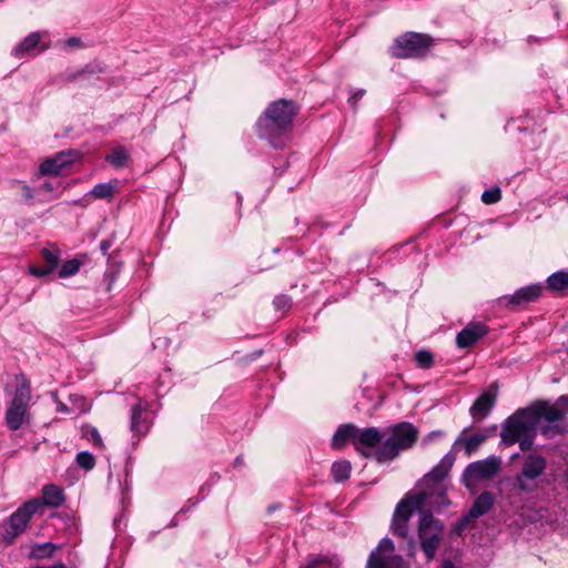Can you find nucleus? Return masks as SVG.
<instances>
[{"label": "nucleus", "instance_id": "obj_44", "mask_svg": "<svg viewBox=\"0 0 568 568\" xmlns=\"http://www.w3.org/2000/svg\"><path fill=\"white\" fill-rule=\"evenodd\" d=\"M110 247H111V243L109 241H102L100 243V250L102 251L103 254H106Z\"/></svg>", "mask_w": 568, "mask_h": 568}, {"label": "nucleus", "instance_id": "obj_34", "mask_svg": "<svg viewBox=\"0 0 568 568\" xmlns=\"http://www.w3.org/2000/svg\"><path fill=\"white\" fill-rule=\"evenodd\" d=\"M501 199V191L498 186L486 190L481 194V201L485 204H495Z\"/></svg>", "mask_w": 568, "mask_h": 568}, {"label": "nucleus", "instance_id": "obj_40", "mask_svg": "<svg viewBox=\"0 0 568 568\" xmlns=\"http://www.w3.org/2000/svg\"><path fill=\"white\" fill-rule=\"evenodd\" d=\"M40 190L45 193H52L55 190V187H54L53 183L45 181L41 184Z\"/></svg>", "mask_w": 568, "mask_h": 568}, {"label": "nucleus", "instance_id": "obj_45", "mask_svg": "<svg viewBox=\"0 0 568 568\" xmlns=\"http://www.w3.org/2000/svg\"><path fill=\"white\" fill-rule=\"evenodd\" d=\"M555 433V428L552 427H544L541 428V434H544L547 437H551Z\"/></svg>", "mask_w": 568, "mask_h": 568}, {"label": "nucleus", "instance_id": "obj_24", "mask_svg": "<svg viewBox=\"0 0 568 568\" xmlns=\"http://www.w3.org/2000/svg\"><path fill=\"white\" fill-rule=\"evenodd\" d=\"M548 287L552 291L560 292L568 288V272L558 271L547 278Z\"/></svg>", "mask_w": 568, "mask_h": 568}, {"label": "nucleus", "instance_id": "obj_20", "mask_svg": "<svg viewBox=\"0 0 568 568\" xmlns=\"http://www.w3.org/2000/svg\"><path fill=\"white\" fill-rule=\"evenodd\" d=\"M487 438L488 435L484 432L467 435V429L465 428L456 438L454 448L456 449L459 445H463L465 454L469 457L479 448L483 443H485Z\"/></svg>", "mask_w": 568, "mask_h": 568}, {"label": "nucleus", "instance_id": "obj_49", "mask_svg": "<svg viewBox=\"0 0 568 568\" xmlns=\"http://www.w3.org/2000/svg\"><path fill=\"white\" fill-rule=\"evenodd\" d=\"M58 410L61 413H68L69 408L64 404H60Z\"/></svg>", "mask_w": 568, "mask_h": 568}, {"label": "nucleus", "instance_id": "obj_46", "mask_svg": "<svg viewBox=\"0 0 568 568\" xmlns=\"http://www.w3.org/2000/svg\"><path fill=\"white\" fill-rule=\"evenodd\" d=\"M444 433L442 430H434L432 433H429V435L427 436L429 439L434 438V437H439V436H443Z\"/></svg>", "mask_w": 568, "mask_h": 568}, {"label": "nucleus", "instance_id": "obj_33", "mask_svg": "<svg viewBox=\"0 0 568 568\" xmlns=\"http://www.w3.org/2000/svg\"><path fill=\"white\" fill-rule=\"evenodd\" d=\"M83 436L91 442L95 448H103V440L95 427L88 426L83 428Z\"/></svg>", "mask_w": 568, "mask_h": 568}, {"label": "nucleus", "instance_id": "obj_41", "mask_svg": "<svg viewBox=\"0 0 568 568\" xmlns=\"http://www.w3.org/2000/svg\"><path fill=\"white\" fill-rule=\"evenodd\" d=\"M67 44L72 48L80 47L81 40L79 38L71 37L67 40Z\"/></svg>", "mask_w": 568, "mask_h": 568}, {"label": "nucleus", "instance_id": "obj_2", "mask_svg": "<svg viewBox=\"0 0 568 568\" xmlns=\"http://www.w3.org/2000/svg\"><path fill=\"white\" fill-rule=\"evenodd\" d=\"M296 112L297 108L291 100L281 99L271 103L256 122L258 135L268 140L274 148H280L281 138L291 129Z\"/></svg>", "mask_w": 568, "mask_h": 568}, {"label": "nucleus", "instance_id": "obj_39", "mask_svg": "<svg viewBox=\"0 0 568 568\" xmlns=\"http://www.w3.org/2000/svg\"><path fill=\"white\" fill-rule=\"evenodd\" d=\"M364 93L365 91L362 89L353 92V94L349 97V103L355 104L359 99L363 98Z\"/></svg>", "mask_w": 568, "mask_h": 568}, {"label": "nucleus", "instance_id": "obj_47", "mask_svg": "<svg viewBox=\"0 0 568 568\" xmlns=\"http://www.w3.org/2000/svg\"><path fill=\"white\" fill-rule=\"evenodd\" d=\"M442 568H456V567L450 560H444L442 564Z\"/></svg>", "mask_w": 568, "mask_h": 568}, {"label": "nucleus", "instance_id": "obj_36", "mask_svg": "<svg viewBox=\"0 0 568 568\" xmlns=\"http://www.w3.org/2000/svg\"><path fill=\"white\" fill-rule=\"evenodd\" d=\"M52 272L53 271H51L47 265L43 267L30 265V267H29V273L36 277H43V276L51 274Z\"/></svg>", "mask_w": 568, "mask_h": 568}, {"label": "nucleus", "instance_id": "obj_23", "mask_svg": "<svg viewBox=\"0 0 568 568\" xmlns=\"http://www.w3.org/2000/svg\"><path fill=\"white\" fill-rule=\"evenodd\" d=\"M43 506L59 507L64 501L63 490L57 485L50 484L42 488V498L40 499Z\"/></svg>", "mask_w": 568, "mask_h": 568}, {"label": "nucleus", "instance_id": "obj_26", "mask_svg": "<svg viewBox=\"0 0 568 568\" xmlns=\"http://www.w3.org/2000/svg\"><path fill=\"white\" fill-rule=\"evenodd\" d=\"M115 193V185L111 182L109 183H100L94 185V187L90 191V194L94 199H105L111 200Z\"/></svg>", "mask_w": 568, "mask_h": 568}, {"label": "nucleus", "instance_id": "obj_43", "mask_svg": "<svg viewBox=\"0 0 568 568\" xmlns=\"http://www.w3.org/2000/svg\"><path fill=\"white\" fill-rule=\"evenodd\" d=\"M33 568H68L62 561H58L52 566H36Z\"/></svg>", "mask_w": 568, "mask_h": 568}, {"label": "nucleus", "instance_id": "obj_14", "mask_svg": "<svg viewBox=\"0 0 568 568\" xmlns=\"http://www.w3.org/2000/svg\"><path fill=\"white\" fill-rule=\"evenodd\" d=\"M79 158V153L72 150L61 151L53 158L44 160L40 168L41 175H59L62 170L74 163Z\"/></svg>", "mask_w": 568, "mask_h": 568}, {"label": "nucleus", "instance_id": "obj_4", "mask_svg": "<svg viewBox=\"0 0 568 568\" xmlns=\"http://www.w3.org/2000/svg\"><path fill=\"white\" fill-rule=\"evenodd\" d=\"M41 510L42 503L40 498L23 503L4 523L3 540L7 544H12L18 536L26 531L31 518Z\"/></svg>", "mask_w": 568, "mask_h": 568}, {"label": "nucleus", "instance_id": "obj_32", "mask_svg": "<svg viewBox=\"0 0 568 568\" xmlns=\"http://www.w3.org/2000/svg\"><path fill=\"white\" fill-rule=\"evenodd\" d=\"M77 464L79 467L83 468L84 470H91L95 466V458L94 456L89 452H80L77 455Z\"/></svg>", "mask_w": 568, "mask_h": 568}, {"label": "nucleus", "instance_id": "obj_9", "mask_svg": "<svg viewBox=\"0 0 568 568\" xmlns=\"http://www.w3.org/2000/svg\"><path fill=\"white\" fill-rule=\"evenodd\" d=\"M443 524L435 519L430 513H423L419 519L418 535L420 546L427 560L435 557L436 550L442 541Z\"/></svg>", "mask_w": 568, "mask_h": 568}, {"label": "nucleus", "instance_id": "obj_18", "mask_svg": "<svg viewBox=\"0 0 568 568\" xmlns=\"http://www.w3.org/2000/svg\"><path fill=\"white\" fill-rule=\"evenodd\" d=\"M40 41V32H31L12 49L11 54L17 59L37 55L45 49L44 47H39Z\"/></svg>", "mask_w": 568, "mask_h": 568}, {"label": "nucleus", "instance_id": "obj_21", "mask_svg": "<svg viewBox=\"0 0 568 568\" xmlns=\"http://www.w3.org/2000/svg\"><path fill=\"white\" fill-rule=\"evenodd\" d=\"M356 432L357 427L354 424L341 425L332 438V447L334 449H341L347 442H352L354 445V437H356Z\"/></svg>", "mask_w": 568, "mask_h": 568}, {"label": "nucleus", "instance_id": "obj_8", "mask_svg": "<svg viewBox=\"0 0 568 568\" xmlns=\"http://www.w3.org/2000/svg\"><path fill=\"white\" fill-rule=\"evenodd\" d=\"M454 460L455 458L452 454H446L440 459V462L429 473H427L424 476L422 485L425 488H423L417 495H422L427 491L429 494L427 497V503H432L430 498L434 494H436L438 503L445 504L446 495L443 486V480L448 475L454 464Z\"/></svg>", "mask_w": 568, "mask_h": 568}, {"label": "nucleus", "instance_id": "obj_31", "mask_svg": "<svg viewBox=\"0 0 568 568\" xmlns=\"http://www.w3.org/2000/svg\"><path fill=\"white\" fill-rule=\"evenodd\" d=\"M42 257L44 260L45 265L51 271H54L57 268V266L59 265L60 253L57 250L43 248L42 250Z\"/></svg>", "mask_w": 568, "mask_h": 568}, {"label": "nucleus", "instance_id": "obj_12", "mask_svg": "<svg viewBox=\"0 0 568 568\" xmlns=\"http://www.w3.org/2000/svg\"><path fill=\"white\" fill-rule=\"evenodd\" d=\"M395 549L393 540L383 538L376 550H373L367 560V568H403L400 556L393 555Z\"/></svg>", "mask_w": 568, "mask_h": 568}, {"label": "nucleus", "instance_id": "obj_30", "mask_svg": "<svg viewBox=\"0 0 568 568\" xmlns=\"http://www.w3.org/2000/svg\"><path fill=\"white\" fill-rule=\"evenodd\" d=\"M81 263L78 260H70L62 264L59 276L62 278L70 277L77 274L80 270Z\"/></svg>", "mask_w": 568, "mask_h": 568}, {"label": "nucleus", "instance_id": "obj_6", "mask_svg": "<svg viewBox=\"0 0 568 568\" xmlns=\"http://www.w3.org/2000/svg\"><path fill=\"white\" fill-rule=\"evenodd\" d=\"M17 379L18 385L6 413V423L11 430L22 426L31 400V387L27 378L21 375Z\"/></svg>", "mask_w": 568, "mask_h": 568}, {"label": "nucleus", "instance_id": "obj_42", "mask_svg": "<svg viewBox=\"0 0 568 568\" xmlns=\"http://www.w3.org/2000/svg\"><path fill=\"white\" fill-rule=\"evenodd\" d=\"M22 190H23V196L26 200L33 199V191L30 186L24 185Z\"/></svg>", "mask_w": 568, "mask_h": 568}, {"label": "nucleus", "instance_id": "obj_27", "mask_svg": "<svg viewBox=\"0 0 568 568\" xmlns=\"http://www.w3.org/2000/svg\"><path fill=\"white\" fill-rule=\"evenodd\" d=\"M58 549L57 545L52 542L38 544L31 549V557L36 559H44L53 556Z\"/></svg>", "mask_w": 568, "mask_h": 568}, {"label": "nucleus", "instance_id": "obj_3", "mask_svg": "<svg viewBox=\"0 0 568 568\" xmlns=\"http://www.w3.org/2000/svg\"><path fill=\"white\" fill-rule=\"evenodd\" d=\"M418 429L408 422H402L389 429V436L374 454L378 463L395 459L400 452L409 449L418 438Z\"/></svg>", "mask_w": 568, "mask_h": 568}, {"label": "nucleus", "instance_id": "obj_1", "mask_svg": "<svg viewBox=\"0 0 568 568\" xmlns=\"http://www.w3.org/2000/svg\"><path fill=\"white\" fill-rule=\"evenodd\" d=\"M541 419L557 422L562 419V412L555 404L538 402L530 407L519 408L503 424L501 443L513 446L516 443L523 452L529 450L537 435V426Z\"/></svg>", "mask_w": 568, "mask_h": 568}, {"label": "nucleus", "instance_id": "obj_17", "mask_svg": "<svg viewBox=\"0 0 568 568\" xmlns=\"http://www.w3.org/2000/svg\"><path fill=\"white\" fill-rule=\"evenodd\" d=\"M487 333L488 328L483 323H470L457 334L456 344L459 348L470 347Z\"/></svg>", "mask_w": 568, "mask_h": 568}, {"label": "nucleus", "instance_id": "obj_10", "mask_svg": "<svg viewBox=\"0 0 568 568\" xmlns=\"http://www.w3.org/2000/svg\"><path fill=\"white\" fill-rule=\"evenodd\" d=\"M428 495L427 491L422 495H407L398 503L392 520V531L394 535L402 538L407 536L409 518L415 509L427 503Z\"/></svg>", "mask_w": 568, "mask_h": 568}, {"label": "nucleus", "instance_id": "obj_5", "mask_svg": "<svg viewBox=\"0 0 568 568\" xmlns=\"http://www.w3.org/2000/svg\"><path fill=\"white\" fill-rule=\"evenodd\" d=\"M547 469V460L544 456L529 453L524 457L520 471L517 474L516 487L523 493H534L538 488L539 479Z\"/></svg>", "mask_w": 568, "mask_h": 568}, {"label": "nucleus", "instance_id": "obj_11", "mask_svg": "<svg viewBox=\"0 0 568 568\" xmlns=\"http://www.w3.org/2000/svg\"><path fill=\"white\" fill-rule=\"evenodd\" d=\"M500 465V458L495 455L473 462L465 468L462 480L470 489L477 483L493 478L499 471Z\"/></svg>", "mask_w": 568, "mask_h": 568}, {"label": "nucleus", "instance_id": "obj_48", "mask_svg": "<svg viewBox=\"0 0 568 568\" xmlns=\"http://www.w3.org/2000/svg\"><path fill=\"white\" fill-rule=\"evenodd\" d=\"M317 565H318V561L313 560V561L308 562L304 568H316Z\"/></svg>", "mask_w": 568, "mask_h": 568}, {"label": "nucleus", "instance_id": "obj_28", "mask_svg": "<svg viewBox=\"0 0 568 568\" xmlns=\"http://www.w3.org/2000/svg\"><path fill=\"white\" fill-rule=\"evenodd\" d=\"M128 158L129 155L124 149L116 148L106 156V161L115 168H123Z\"/></svg>", "mask_w": 568, "mask_h": 568}, {"label": "nucleus", "instance_id": "obj_35", "mask_svg": "<svg viewBox=\"0 0 568 568\" xmlns=\"http://www.w3.org/2000/svg\"><path fill=\"white\" fill-rule=\"evenodd\" d=\"M273 304L277 311H287L292 305V298L287 295L275 296Z\"/></svg>", "mask_w": 568, "mask_h": 568}, {"label": "nucleus", "instance_id": "obj_25", "mask_svg": "<svg viewBox=\"0 0 568 568\" xmlns=\"http://www.w3.org/2000/svg\"><path fill=\"white\" fill-rule=\"evenodd\" d=\"M351 471L352 465L348 460H338L332 465V475L337 483L348 479Z\"/></svg>", "mask_w": 568, "mask_h": 568}, {"label": "nucleus", "instance_id": "obj_29", "mask_svg": "<svg viewBox=\"0 0 568 568\" xmlns=\"http://www.w3.org/2000/svg\"><path fill=\"white\" fill-rule=\"evenodd\" d=\"M415 361L417 363V366L427 369L430 368L434 364V356L432 352L427 349H420L415 354Z\"/></svg>", "mask_w": 568, "mask_h": 568}, {"label": "nucleus", "instance_id": "obj_19", "mask_svg": "<svg viewBox=\"0 0 568 568\" xmlns=\"http://www.w3.org/2000/svg\"><path fill=\"white\" fill-rule=\"evenodd\" d=\"M146 406L140 402L131 409V432L134 437H142L148 434L151 427V420L145 415Z\"/></svg>", "mask_w": 568, "mask_h": 568}, {"label": "nucleus", "instance_id": "obj_15", "mask_svg": "<svg viewBox=\"0 0 568 568\" xmlns=\"http://www.w3.org/2000/svg\"><path fill=\"white\" fill-rule=\"evenodd\" d=\"M544 286L541 284H531L517 290L511 295H505L500 298L501 303L511 310L525 305L530 302H535L541 295Z\"/></svg>", "mask_w": 568, "mask_h": 568}, {"label": "nucleus", "instance_id": "obj_22", "mask_svg": "<svg viewBox=\"0 0 568 568\" xmlns=\"http://www.w3.org/2000/svg\"><path fill=\"white\" fill-rule=\"evenodd\" d=\"M495 496L490 491H483L474 501L469 509V516L471 518H478L485 515L494 505Z\"/></svg>", "mask_w": 568, "mask_h": 568}, {"label": "nucleus", "instance_id": "obj_37", "mask_svg": "<svg viewBox=\"0 0 568 568\" xmlns=\"http://www.w3.org/2000/svg\"><path fill=\"white\" fill-rule=\"evenodd\" d=\"M555 406L559 408V412L568 413V395H561L555 403Z\"/></svg>", "mask_w": 568, "mask_h": 568}, {"label": "nucleus", "instance_id": "obj_7", "mask_svg": "<svg viewBox=\"0 0 568 568\" xmlns=\"http://www.w3.org/2000/svg\"><path fill=\"white\" fill-rule=\"evenodd\" d=\"M432 45V39L423 33L407 32L398 37L390 47V54L398 59L424 57Z\"/></svg>", "mask_w": 568, "mask_h": 568}, {"label": "nucleus", "instance_id": "obj_50", "mask_svg": "<svg viewBox=\"0 0 568 568\" xmlns=\"http://www.w3.org/2000/svg\"><path fill=\"white\" fill-rule=\"evenodd\" d=\"M566 478H567V480H568V469L566 470Z\"/></svg>", "mask_w": 568, "mask_h": 568}, {"label": "nucleus", "instance_id": "obj_13", "mask_svg": "<svg viewBox=\"0 0 568 568\" xmlns=\"http://www.w3.org/2000/svg\"><path fill=\"white\" fill-rule=\"evenodd\" d=\"M383 443V434L376 427H368L364 429L357 428L356 437H354V447L356 452L365 458H374V454Z\"/></svg>", "mask_w": 568, "mask_h": 568}, {"label": "nucleus", "instance_id": "obj_16", "mask_svg": "<svg viewBox=\"0 0 568 568\" xmlns=\"http://www.w3.org/2000/svg\"><path fill=\"white\" fill-rule=\"evenodd\" d=\"M497 388L493 386L478 396L469 413L475 422L485 419L496 404Z\"/></svg>", "mask_w": 568, "mask_h": 568}, {"label": "nucleus", "instance_id": "obj_38", "mask_svg": "<svg viewBox=\"0 0 568 568\" xmlns=\"http://www.w3.org/2000/svg\"><path fill=\"white\" fill-rule=\"evenodd\" d=\"M471 519L473 518L469 516V514L462 518L455 526L456 532L462 534L465 529H467Z\"/></svg>", "mask_w": 568, "mask_h": 568}]
</instances>
